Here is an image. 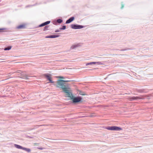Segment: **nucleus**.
Listing matches in <instances>:
<instances>
[{
	"label": "nucleus",
	"mask_w": 153,
	"mask_h": 153,
	"mask_svg": "<svg viewBox=\"0 0 153 153\" xmlns=\"http://www.w3.org/2000/svg\"><path fill=\"white\" fill-rule=\"evenodd\" d=\"M58 77L60 78H61V79H64L65 78L64 77L62 76H58Z\"/></svg>",
	"instance_id": "23"
},
{
	"label": "nucleus",
	"mask_w": 153,
	"mask_h": 153,
	"mask_svg": "<svg viewBox=\"0 0 153 153\" xmlns=\"http://www.w3.org/2000/svg\"><path fill=\"white\" fill-rule=\"evenodd\" d=\"M62 89L63 90L64 92L66 93V95H67V96L70 97L71 96V93L69 91L68 88L66 86H65Z\"/></svg>",
	"instance_id": "5"
},
{
	"label": "nucleus",
	"mask_w": 153,
	"mask_h": 153,
	"mask_svg": "<svg viewBox=\"0 0 153 153\" xmlns=\"http://www.w3.org/2000/svg\"><path fill=\"white\" fill-rule=\"evenodd\" d=\"M45 26L44 23H43L42 24H41V25H39V27H43V26Z\"/></svg>",
	"instance_id": "22"
},
{
	"label": "nucleus",
	"mask_w": 153,
	"mask_h": 153,
	"mask_svg": "<svg viewBox=\"0 0 153 153\" xmlns=\"http://www.w3.org/2000/svg\"><path fill=\"white\" fill-rule=\"evenodd\" d=\"M74 19V17H72L70 18L69 19L67 20L66 22V24H68L73 21Z\"/></svg>",
	"instance_id": "10"
},
{
	"label": "nucleus",
	"mask_w": 153,
	"mask_h": 153,
	"mask_svg": "<svg viewBox=\"0 0 153 153\" xmlns=\"http://www.w3.org/2000/svg\"><path fill=\"white\" fill-rule=\"evenodd\" d=\"M4 28H1V29H0V30H4Z\"/></svg>",
	"instance_id": "27"
},
{
	"label": "nucleus",
	"mask_w": 153,
	"mask_h": 153,
	"mask_svg": "<svg viewBox=\"0 0 153 153\" xmlns=\"http://www.w3.org/2000/svg\"><path fill=\"white\" fill-rule=\"evenodd\" d=\"M11 46H9L7 47L4 48V50L5 51L9 50L11 49Z\"/></svg>",
	"instance_id": "16"
},
{
	"label": "nucleus",
	"mask_w": 153,
	"mask_h": 153,
	"mask_svg": "<svg viewBox=\"0 0 153 153\" xmlns=\"http://www.w3.org/2000/svg\"><path fill=\"white\" fill-rule=\"evenodd\" d=\"M92 65V62L86 63V66H88V65Z\"/></svg>",
	"instance_id": "21"
},
{
	"label": "nucleus",
	"mask_w": 153,
	"mask_h": 153,
	"mask_svg": "<svg viewBox=\"0 0 153 153\" xmlns=\"http://www.w3.org/2000/svg\"><path fill=\"white\" fill-rule=\"evenodd\" d=\"M82 98L80 97H75L72 98L73 102L76 103L79 102L81 101Z\"/></svg>",
	"instance_id": "8"
},
{
	"label": "nucleus",
	"mask_w": 153,
	"mask_h": 153,
	"mask_svg": "<svg viewBox=\"0 0 153 153\" xmlns=\"http://www.w3.org/2000/svg\"><path fill=\"white\" fill-rule=\"evenodd\" d=\"M50 22V21H47L45 22H44L43 23L45 25H47L48 24H49Z\"/></svg>",
	"instance_id": "18"
},
{
	"label": "nucleus",
	"mask_w": 153,
	"mask_h": 153,
	"mask_svg": "<svg viewBox=\"0 0 153 153\" xmlns=\"http://www.w3.org/2000/svg\"><path fill=\"white\" fill-rule=\"evenodd\" d=\"M38 149H42V148H41V147L38 148Z\"/></svg>",
	"instance_id": "25"
},
{
	"label": "nucleus",
	"mask_w": 153,
	"mask_h": 153,
	"mask_svg": "<svg viewBox=\"0 0 153 153\" xmlns=\"http://www.w3.org/2000/svg\"><path fill=\"white\" fill-rule=\"evenodd\" d=\"M44 76L46 77L47 79L49 81V82L51 83H53V82L52 81V80L51 79V75L48 74H44Z\"/></svg>",
	"instance_id": "7"
},
{
	"label": "nucleus",
	"mask_w": 153,
	"mask_h": 153,
	"mask_svg": "<svg viewBox=\"0 0 153 153\" xmlns=\"http://www.w3.org/2000/svg\"><path fill=\"white\" fill-rule=\"evenodd\" d=\"M79 44H75L74 45H72L71 48V49H74L77 48L78 46H79Z\"/></svg>",
	"instance_id": "12"
},
{
	"label": "nucleus",
	"mask_w": 153,
	"mask_h": 153,
	"mask_svg": "<svg viewBox=\"0 0 153 153\" xmlns=\"http://www.w3.org/2000/svg\"><path fill=\"white\" fill-rule=\"evenodd\" d=\"M69 80H58L57 81V87L62 89L66 86V85H65V84L64 82H69Z\"/></svg>",
	"instance_id": "1"
},
{
	"label": "nucleus",
	"mask_w": 153,
	"mask_h": 153,
	"mask_svg": "<svg viewBox=\"0 0 153 153\" xmlns=\"http://www.w3.org/2000/svg\"><path fill=\"white\" fill-rule=\"evenodd\" d=\"M48 26H45L44 28V30H43L44 31H45L46 30H48Z\"/></svg>",
	"instance_id": "20"
},
{
	"label": "nucleus",
	"mask_w": 153,
	"mask_h": 153,
	"mask_svg": "<svg viewBox=\"0 0 153 153\" xmlns=\"http://www.w3.org/2000/svg\"><path fill=\"white\" fill-rule=\"evenodd\" d=\"M14 146L15 147H16V148L18 149H23V147L21 146H20V145H18L17 144H14Z\"/></svg>",
	"instance_id": "11"
},
{
	"label": "nucleus",
	"mask_w": 153,
	"mask_h": 153,
	"mask_svg": "<svg viewBox=\"0 0 153 153\" xmlns=\"http://www.w3.org/2000/svg\"><path fill=\"white\" fill-rule=\"evenodd\" d=\"M59 36L58 35H52L48 36L45 37L46 38H55Z\"/></svg>",
	"instance_id": "9"
},
{
	"label": "nucleus",
	"mask_w": 153,
	"mask_h": 153,
	"mask_svg": "<svg viewBox=\"0 0 153 153\" xmlns=\"http://www.w3.org/2000/svg\"><path fill=\"white\" fill-rule=\"evenodd\" d=\"M60 31V30H56L55 31V32H59Z\"/></svg>",
	"instance_id": "24"
},
{
	"label": "nucleus",
	"mask_w": 153,
	"mask_h": 153,
	"mask_svg": "<svg viewBox=\"0 0 153 153\" xmlns=\"http://www.w3.org/2000/svg\"><path fill=\"white\" fill-rule=\"evenodd\" d=\"M92 64H95L97 65H102V64L101 62H92Z\"/></svg>",
	"instance_id": "15"
},
{
	"label": "nucleus",
	"mask_w": 153,
	"mask_h": 153,
	"mask_svg": "<svg viewBox=\"0 0 153 153\" xmlns=\"http://www.w3.org/2000/svg\"><path fill=\"white\" fill-rule=\"evenodd\" d=\"M22 149L25 151L27 152H30L31 150L30 149L27 148L23 147Z\"/></svg>",
	"instance_id": "13"
},
{
	"label": "nucleus",
	"mask_w": 153,
	"mask_h": 153,
	"mask_svg": "<svg viewBox=\"0 0 153 153\" xmlns=\"http://www.w3.org/2000/svg\"><path fill=\"white\" fill-rule=\"evenodd\" d=\"M25 26L24 25H20L17 27L16 28L18 29H22L25 28Z\"/></svg>",
	"instance_id": "14"
},
{
	"label": "nucleus",
	"mask_w": 153,
	"mask_h": 153,
	"mask_svg": "<svg viewBox=\"0 0 153 153\" xmlns=\"http://www.w3.org/2000/svg\"><path fill=\"white\" fill-rule=\"evenodd\" d=\"M66 28V26H65V25H63L62 26V28H59V29L60 30H65V29Z\"/></svg>",
	"instance_id": "19"
},
{
	"label": "nucleus",
	"mask_w": 153,
	"mask_h": 153,
	"mask_svg": "<svg viewBox=\"0 0 153 153\" xmlns=\"http://www.w3.org/2000/svg\"><path fill=\"white\" fill-rule=\"evenodd\" d=\"M71 26L72 28L74 29H80L84 27L83 26L75 24H72L71 25Z\"/></svg>",
	"instance_id": "3"
},
{
	"label": "nucleus",
	"mask_w": 153,
	"mask_h": 153,
	"mask_svg": "<svg viewBox=\"0 0 153 153\" xmlns=\"http://www.w3.org/2000/svg\"><path fill=\"white\" fill-rule=\"evenodd\" d=\"M106 129L109 130L114 131H119L121 130V128L120 127L115 126L107 127L106 128Z\"/></svg>",
	"instance_id": "2"
},
{
	"label": "nucleus",
	"mask_w": 153,
	"mask_h": 153,
	"mask_svg": "<svg viewBox=\"0 0 153 153\" xmlns=\"http://www.w3.org/2000/svg\"><path fill=\"white\" fill-rule=\"evenodd\" d=\"M21 72V71H19L17 72L18 73L22 74L19 77L22 78L27 79H28V76L23 72Z\"/></svg>",
	"instance_id": "4"
},
{
	"label": "nucleus",
	"mask_w": 153,
	"mask_h": 153,
	"mask_svg": "<svg viewBox=\"0 0 153 153\" xmlns=\"http://www.w3.org/2000/svg\"><path fill=\"white\" fill-rule=\"evenodd\" d=\"M123 5H122V7H121V8H123Z\"/></svg>",
	"instance_id": "26"
},
{
	"label": "nucleus",
	"mask_w": 153,
	"mask_h": 153,
	"mask_svg": "<svg viewBox=\"0 0 153 153\" xmlns=\"http://www.w3.org/2000/svg\"><path fill=\"white\" fill-rule=\"evenodd\" d=\"M57 22L58 23H61L62 22V20L61 19H59L57 20Z\"/></svg>",
	"instance_id": "17"
},
{
	"label": "nucleus",
	"mask_w": 153,
	"mask_h": 153,
	"mask_svg": "<svg viewBox=\"0 0 153 153\" xmlns=\"http://www.w3.org/2000/svg\"><path fill=\"white\" fill-rule=\"evenodd\" d=\"M144 99V97L143 96L141 97H131L130 99V100L131 101H133L134 100H138L140 99Z\"/></svg>",
	"instance_id": "6"
}]
</instances>
